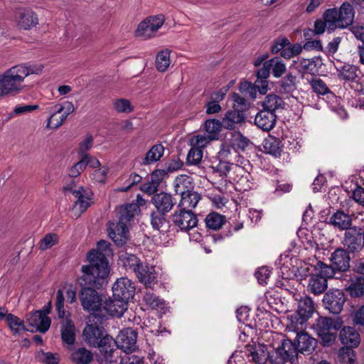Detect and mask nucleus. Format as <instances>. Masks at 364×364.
<instances>
[{
  "label": "nucleus",
  "instance_id": "nucleus-1",
  "mask_svg": "<svg viewBox=\"0 0 364 364\" xmlns=\"http://www.w3.org/2000/svg\"><path fill=\"white\" fill-rule=\"evenodd\" d=\"M93 255L95 254H87V259L90 264L82 266V274L78 282L82 287L100 289L109 274V267L107 266L103 257L97 256L94 259Z\"/></svg>",
  "mask_w": 364,
  "mask_h": 364
},
{
  "label": "nucleus",
  "instance_id": "nucleus-2",
  "mask_svg": "<svg viewBox=\"0 0 364 364\" xmlns=\"http://www.w3.org/2000/svg\"><path fill=\"white\" fill-rule=\"evenodd\" d=\"M140 206H118L117 213L119 221L108 228L109 237L117 245H122L126 242L128 237V225L136 215L140 213Z\"/></svg>",
  "mask_w": 364,
  "mask_h": 364
},
{
  "label": "nucleus",
  "instance_id": "nucleus-3",
  "mask_svg": "<svg viewBox=\"0 0 364 364\" xmlns=\"http://www.w3.org/2000/svg\"><path fill=\"white\" fill-rule=\"evenodd\" d=\"M21 67L13 66L0 75V97L14 96L23 88L26 73Z\"/></svg>",
  "mask_w": 364,
  "mask_h": 364
},
{
  "label": "nucleus",
  "instance_id": "nucleus-4",
  "mask_svg": "<svg viewBox=\"0 0 364 364\" xmlns=\"http://www.w3.org/2000/svg\"><path fill=\"white\" fill-rule=\"evenodd\" d=\"M342 326L343 321L340 318L320 316L316 319L314 329L321 339L323 346H329L336 341L337 331Z\"/></svg>",
  "mask_w": 364,
  "mask_h": 364
},
{
  "label": "nucleus",
  "instance_id": "nucleus-5",
  "mask_svg": "<svg viewBox=\"0 0 364 364\" xmlns=\"http://www.w3.org/2000/svg\"><path fill=\"white\" fill-rule=\"evenodd\" d=\"M64 301L63 291L58 289L56 292L55 309L59 318H65L61 323V338L64 343L71 346L75 341V327L73 321L67 318V314H69V312L66 311L64 308Z\"/></svg>",
  "mask_w": 364,
  "mask_h": 364
},
{
  "label": "nucleus",
  "instance_id": "nucleus-6",
  "mask_svg": "<svg viewBox=\"0 0 364 364\" xmlns=\"http://www.w3.org/2000/svg\"><path fill=\"white\" fill-rule=\"evenodd\" d=\"M327 11V16L336 30L347 28L354 21L355 10L348 1H344L338 8L328 9Z\"/></svg>",
  "mask_w": 364,
  "mask_h": 364
},
{
  "label": "nucleus",
  "instance_id": "nucleus-7",
  "mask_svg": "<svg viewBox=\"0 0 364 364\" xmlns=\"http://www.w3.org/2000/svg\"><path fill=\"white\" fill-rule=\"evenodd\" d=\"M298 349L296 345L288 338H283L279 346L271 353L272 364H284L298 362Z\"/></svg>",
  "mask_w": 364,
  "mask_h": 364
},
{
  "label": "nucleus",
  "instance_id": "nucleus-8",
  "mask_svg": "<svg viewBox=\"0 0 364 364\" xmlns=\"http://www.w3.org/2000/svg\"><path fill=\"white\" fill-rule=\"evenodd\" d=\"M79 299L84 310L95 313L101 311L102 306V299L100 295L94 288L82 287Z\"/></svg>",
  "mask_w": 364,
  "mask_h": 364
},
{
  "label": "nucleus",
  "instance_id": "nucleus-9",
  "mask_svg": "<svg viewBox=\"0 0 364 364\" xmlns=\"http://www.w3.org/2000/svg\"><path fill=\"white\" fill-rule=\"evenodd\" d=\"M98 348L105 360L109 364H118L121 357L122 350L117 347V343L111 336L105 334V336L100 341Z\"/></svg>",
  "mask_w": 364,
  "mask_h": 364
},
{
  "label": "nucleus",
  "instance_id": "nucleus-10",
  "mask_svg": "<svg viewBox=\"0 0 364 364\" xmlns=\"http://www.w3.org/2000/svg\"><path fill=\"white\" fill-rule=\"evenodd\" d=\"M50 304H49L47 310L32 311L26 316L27 322L31 326L29 331L44 333L49 329L51 320L47 314L50 311Z\"/></svg>",
  "mask_w": 364,
  "mask_h": 364
},
{
  "label": "nucleus",
  "instance_id": "nucleus-11",
  "mask_svg": "<svg viewBox=\"0 0 364 364\" xmlns=\"http://www.w3.org/2000/svg\"><path fill=\"white\" fill-rule=\"evenodd\" d=\"M345 301V295L339 289H333L327 291L323 298L325 308L333 314H338L341 312Z\"/></svg>",
  "mask_w": 364,
  "mask_h": 364
},
{
  "label": "nucleus",
  "instance_id": "nucleus-12",
  "mask_svg": "<svg viewBox=\"0 0 364 364\" xmlns=\"http://www.w3.org/2000/svg\"><path fill=\"white\" fill-rule=\"evenodd\" d=\"M343 244L348 253H355L362 250L364 241L361 229L354 228L346 230Z\"/></svg>",
  "mask_w": 364,
  "mask_h": 364
},
{
  "label": "nucleus",
  "instance_id": "nucleus-13",
  "mask_svg": "<svg viewBox=\"0 0 364 364\" xmlns=\"http://www.w3.org/2000/svg\"><path fill=\"white\" fill-rule=\"evenodd\" d=\"M135 289L134 284L132 280L127 277H122L113 284V297L129 302L134 297Z\"/></svg>",
  "mask_w": 364,
  "mask_h": 364
},
{
  "label": "nucleus",
  "instance_id": "nucleus-14",
  "mask_svg": "<svg viewBox=\"0 0 364 364\" xmlns=\"http://www.w3.org/2000/svg\"><path fill=\"white\" fill-rule=\"evenodd\" d=\"M173 223L181 231L187 232L197 226L198 218L196 215L191 210L181 209L173 215Z\"/></svg>",
  "mask_w": 364,
  "mask_h": 364
},
{
  "label": "nucleus",
  "instance_id": "nucleus-15",
  "mask_svg": "<svg viewBox=\"0 0 364 364\" xmlns=\"http://www.w3.org/2000/svg\"><path fill=\"white\" fill-rule=\"evenodd\" d=\"M173 206H156V209L151 214V223L154 229L159 230L163 234L169 232L171 227L168 220L165 215L168 213Z\"/></svg>",
  "mask_w": 364,
  "mask_h": 364
},
{
  "label": "nucleus",
  "instance_id": "nucleus-16",
  "mask_svg": "<svg viewBox=\"0 0 364 364\" xmlns=\"http://www.w3.org/2000/svg\"><path fill=\"white\" fill-rule=\"evenodd\" d=\"M14 19L20 29L29 30L38 23L37 15L31 9L21 8L16 11Z\"/></svg>",
  "mask_w": 364,
  "mask_h": 364
},
{
  "label": "nucleus",
  "instance_id": "nucleus-17",
  "mask_svg": "<svg viewBox=\"0 0 364 364\" xmlns=\"http://www.w3.org/2000/svg\"><path fill=\"white\" fill-rule=\"evenodd\" d=\"M137 333L130 328H124L117 337V347L124 353L132 352L136 348Z\"/></svg>",
  "mask_w": 364,
  "mask_h": 364
},
{
  "label": "nucleus",
  "instance_id": "nucleus-18",
  "mask_svg": "<svg viewBox=\"0 0 364 364\" xmlns=\"http://www.w3.org/2000/svg\"><path fill=\"white\" fill-rule=\"evenodd\" d=\"M134 274L139 282L144 284L146 287L151 288L158 282V274L154 266L144 264L141 262Z\"/></svg>",
  "mask_w": 364,
  "mask_h": 364
},
{
  "label": "nucleus",
  "instance_id": "nucleus-19",
  "mask_svg": "<svg viewBox=\"0 0 364 364\" xmlns=\"http://www.w3.org/2000/svg\"><path fill=\"white\" fill-rule=\"evenodd\" d=\"M297 65L296 68L301 74H310L316 75L323 65L321 56H315L310 59L301 58L294 61Z\"/></svg>",
  "mask_w": 364,
  "mask_h": 364
},
{
  "label": "nucleus",
  "instance_id": "nucleus-20",
  "mask_svg": "<svg viewBox=\"0 0 364 364\" xmlns=\"http://www.w3.org/2000/svg\"><path fill=\"white\" fill-rule=\"evenodd\" d=\"M105 336V329L96 323L87 324L82 333L84 341L92 347L99 346V343Z\"/></svg>",
  "mask_w": 364,
  "mask_h": 364
},
{
  "label": "nucleus",
  "instance_id": "nucleus-21",
  "mask_svg": "<svg viewBox=\"0 0 364 364\" xmlns=\"http://www.w3.org/2000/svg\"><path fill=\"white\" fill-rule=\"evenodd\" d=\"M276 121V114L267 110H260L255 117V124L266 132H269L274 127Z\"/></svg>",
  "mask_w": 364,
  "mask_h": 364
},
{
  "label": "nucleus",
  "instance_id": "nucleus-22",
  "mask_svg": "<svg viewBox=\"0 0 364 364\" xmlns=\"http://www.w3.org/2000/svg\"><path fill=\"white\" fill-rule=\"evenodd\" d=\"M331 260L336 270L346 272L350 267L349 253L343 248L336 249L331 254Z\"/></svg>",
  "mask_w": 364,
  "mask_h": 364
},
{
  "label": "nucleus",
  "instance_id": "nucleus-23",
  "mask_svg": "<svg viewBox=\"0 0 364 364\" xmlns=\"http://www.w3.org/2000/svg\"><path fill=\"white\" fill-rule=\"evenodd\" d=\"M297 76L291 73H287L277 82V90L282 95L292 94L297 90Z\"/></svg>",
  "mask_w": 364,
  "mask_h": 364
},
{
  "label": "nucleus",
  "instance_id": "nucleus-24",
  "mask_svg": "<svg viewBox=\"0 0 364 364\" xmlns=\"http://www.w3.org/2000/svg\"><path fill=\"white\" fill-rule=\"evenodd\" d=\"M128 302L119 298H114L106 301L103 309L112 316L120 318L127 309Z\"/></svg>",
  "mask_w": 364,
  "mask_h": 364
},
{
  "label": "nucleus",
  "instance_id": "nucleus-25",
  "mask_svg": "<svg viewBox=\"0 0 364 364\" xmlns=\"http://www.w3.org/2000/svg\"><path fill=\"white\" fill-rule=\"evenodd\" d=\"M211 168L213 173H218L223 178H228L229 181L231 180L237 181L235 178L230 175L231 171L234 173L242 171L241 166L225 161H220L216 166H211Z\"/></svg>",
  "mask_w": 364,
  "mask_h": 364
},
{
  "label": "nucleus",
  "instance_id": "nucleus-26",
  "mask_svg": "<svg viewBox=\"0 0 364 364\" xmlns=\"http://www.w3.org/2000/svg\"><path fill=\"white\" fill-rule=\"evenodd\" d=\"M339 339L344 346L356 348L360 343V337L358 332L353 327H344L339 333Z\"/></svg>",
  "mask_w": 364,
  "mask_h": 364
},
{
  "label": "nucleus",
  "instance_id": "nucleus-27",
  "mask_svg": "<svg viewBox=\"0 0 364 364\" xmlns=\"http://www.w3.org/2000/svg\"><path fill=\"white\" fill-rule=\"evenodd\" d=\"M296 341V347L298 349V353L300 352L303 354L311 353L317 344V341L305 332L297 333Z\"/></svg>",
  "mask_w": 364,
  "mask_h": 364
},
{
  "label": "nucleus",
  "instance_id": "nucleus-28",
  "mask_svg": "<svg viewBox=\"0 0 364 364\" xmlns=\"http://www.w3.org/2000/svg\"><path fill=\"white\" fill-rule=\"evenodd\" d=\"M339 79L347 82H354L358 77V68L350 63H340L335 65Z\"/></svg>",
  "mask_w": 364,
  "mask_h": 364
},
{
  "label": "nucleus",
  "instance_id": "nucleus-29",
  "mask_svg": "<svg viewBox=\"0 0 364 364\" xmlns=\"http://www.w3.org/2000/svg\"><path fill=\"white\" fill-rule=\"evenodd\" d=\"M247 356L250 360L258 364H264L267 360L271 363V353L268 352L265 345L258 344L251 346Z\"/></svg>",
  "mask_w": 364,
  "mask_h": 364
},
{
  "label": "nucleus",
  "instance_id": "nucleus-30",
  "mask_svg": "<svg viewBox=\"0 0 364 364\" xmlns=\"http://www.w3.org/2000/svg\"><path fill=\"white\" fill-rule=\"evenodd\" d=\"M264 151L274 157H279L283 151V144L282 141L272 135H269L264 139L262 143Z\"/></svg>",
  "mask_w": 364,
  "mask_h": 364
},
{
  "label": "nucleus",
  "instance_id": "nucleus-31",
  "mask_svg": "<svg viewBox=\"0 0 364 364\" xmlns=\"http://www.w3.org/2000/svg\"><path fill=\"white\" fill-rule=\"evenodd\" d=\"M315 311L314 304L309 296L301 297L298 302L297 314L301 318V322L311 318Z\"/></svg>",
  "mask_w": 364,
  "mask_h": 364
},
{
  "label": "nucleus",
  "instance_id": "nucleus-32",
  "mask_svg": "<svg viewBox=\"0 0 364 364\" xmlns=\"http://www.w3.org/2000/svg\"><path fill=\"white\" fill-rule=\"evenodd\" d=\"M252 143L251 141L240 132H235L232 133L231 138L230 139V146L237 153L243 152L249 146H251Z\"/></svg>",
  "mask_w": 364,
  "mask_h": 364
},
{
  "label": "nucleus",
  "instance_id": "nucleus-33",
  "mask_svg": "<svg viewBox=\"0 0 364 364\" xmlns=\"http://www.w3.org/2000/svg\"><path fill=\"white\" fill-rule=\"evenodd\" d=\"M245 121V115L242 110H230L226 112L223 119V126L228 129H233L236 124L242 123Z\"/></svg>",
  "mask_w": 364,
  "mask_h": 364
},
{
  "label": "nucleus",
  "instance_id": "nucleus-34",
  "mask_svg": "<svg viewBox=\"0 0 364 364\" xmlns=\"http://www.w3.org/2000/svg\"><path fill=\"white\" fill-rule=\"evenodd\" d=\"M141 260L135 255L124 252L119 255L118 264L123 267L127 271L135 272Z\"/></svg>",
  "mask_w": 364,
  "mask_h": 364
},
{
  "label": "nucleus",
  "instance_id": "nucleus-35",
  "mask_svg": "<svg viewBox=\"0 0 364 364\" xmlns=\"http://www.w3.org/2000/svg\"><path fill=\"white\" fill-rule=\"evenodd\" d=\"M328 287L327 280L322 277L313 274L308 284V291L314 295H318L326 291Z\"/></svg>",
  "mask_w": 364,
  "mask_h": 364
},
{
  "label": "nucleus",
  "instance_id": "nucleus-36",
  "mask_svg": "<svg viewBox=\"0 0 364 364\" xmlns=\"http://www.w3.org/2000/svg\"><path fill=\"white\" fill-rule=\"evenodd\" d=\"M328 14L327 9L323 12L322 15V19H316L314 23V29L315 35H321L326 30L328 33H331L336 31L333 25H331L329 16H326Z\"/></svg>",
  "mask_w": 364,
  "mask_h": 364
},
{
  "label": "nucleus",
  "instance_id": "nucleus-37",
  "mask_svg": "<svg viewBox=\"0 0 364 364\" xmlns=\"http://www.w3.org/2000/svg\"><path fill=\"white\" fill-rule=\"evenodd\" d=\"M164 152V147L161 144H157L151 146L148 151L146 156L143 159L141 164L149 165L155 163L161 159Z\"/></svg>",
  "mask_w": 364,
  "mask_h": 364
},
{
  "label": "nucleus",
  "instance_id": "nucleus-38",
  "mask_svg": "<svg viewBox=\"0 0 364 364\" xmlns=\"http://www.w3.org/2000/svg\"><path fill=\"white\" fill-rule=\"evenodd\" d=\"M284 102L281 97L275 94L267 95L262 102L263 110L275 113L279 108H283Z\"/></svg>",
  "mask_w": 364,
  "mask_h": 364
},
{
  "label": "nucleus",
  "instance_id": "nucleus-39",
  "mask_svg": "<svg viewBox=\"0 0 364 364\" xmlns=\"http://www.w3.org/2000/svg\"><path fill=\"white\" fill-rule=\"evenodd\" d=\"M70 358L75 364H88L92 360L93 355L90 350L82 347L75 350Z\"/></svg>",
  "mask_w": 364,
  "mask_h": 364
},
{
  "label": "nucleus",
  "instance_id": "nucleus-40",
  "mask_svg": "<svg viewBox=\"0 0 364 364\" xmlns=\"http://www.w3.org/2000/svg\"><path fill=\"white\" fill-rule=\"evenodd\" d=\"M223 126V121L210 119L205 122L204 128L210 140L218 139Z\"/></svg>",
  "mask_w": 364,
  "mask_h": 364
},
{
  "label": "nucleus",
  "instance_id": "nucleus-41",
  "mask_svg": "<svg viewBox=\"0 0 364 364\" xmlns=\"http://www.w3.org/2000/svg\"><path fill=\"white\" fill-rule=\"evenodd\" d=\"M73 196L77 198L75 204L80 203V205H91L93 202L92 196L93 193L91 189L80 186L77 190H72Z\"/></svg>",
  "mask_w": 364,
  "mask_h": 364
},
{
  "label": "nucleus",
  "instance_id": "nucleus-42",
  "mask_svg": "<svg viewBox=\"0 0 364 364\" xmlns=\"http://www.w3.org/2000/svg\"><path fill=\"white\" fill-rule=\"evenodd\" d=\"M348 194L343 192V191L338 188H331L326 196V203L328 205H343L344 202L348 200Z\"/></svg>",
  "mask_w": 364,
  "mask_h": 364
},
{
  "label": "nucleus",
  "instance_id": "nucleus-43",
  "mask_svg": "<svg viewBox=\"0 0 364 364\" xmlns=\"http://www.w3.org/2000/svg\"><path fill=\"white\" fill-rule=\"evenodd\" d=\"M95 253V255H93L94 257H97L99 256V257H103L104 262L107 264V266H109V262L107 260V257L112 255V250L110 248V243L105 241V240H100L97 242V250H90L87 254H92ZM96 259V258H94Z\"/></svg>",
  "mask_w": 364,
  "mask_h": 364
},
{
  "label": "nucleus",
  "instance_id": "nucleus-44",
  "mask_svg": "<svg viewBox=\"0 0 364 364\" xmlns=\"http://www.w3.org/2000/svg\"><path fill=\"white\" fill-rule=\"evenodd\" d=\"M6 321L9 328L14 334H20L23 331H29V328H26L23 321L14 314H9L6 315Z\"/></svg>",
  "mask_w": 364,
  "mask_h": 364
},
{
  "label": "nucleus",
  "instance_id": "nucleus-45",
  "mask_svg": "<svg viewBox=\"0 0 364 364\" xmlns=\"http://www.w3.org/2000/svg\"><path fill=\"white\" fill-rule=\"evenodd\" d=\"M206 226L212 230H219L223 224L226 222V218L224 215L215 212L209 213L205 218Z\"/></svg>",
  "mask_w": 364,
  "mask_h": 364
},
{
  "label": "nucleus",
  "instance_id": "nucleus-46",
  "mask_svg": "<svg viewBox=\"0 0 364 364\" xmlns=\"http://www.w3.org/2000/svg\"><path fill=\"white\" fill-rule=\"evenodd\" d=\"M331 222L335 226L343 230L350 229L351 221L349 215L342 211H337L331 217Z\"/></svg>",
  "mask_w": 364,
  "mask_h": 364
},
{
  "label": "nucleus",
  "instance_id": "nucleus-47",
  "mask_svg": "<svg viewBox=\"0 0 364 364\" xmlns=\"http://www.w3.org/2000/svg\"><path fill=\"white\" fill-rule=\"evenodd\" d=\"M171 50L165 49L159 51L156 56V66L159 72H165L170 65Z\"/></svg>",
  "mask_w": 364,
  "mask_h": 364
},
{
  "label": "nucleus",
  "instance_id": "nucleus-48",
  "mask_svg": "<svg viewBox=\"0 0 364 364\" xmlns=\"http://www.w3.org/2000/svg\"><path fill=\"white\" fill-rule=\"evenodd\" d=\"M146 305L152 309H162L164 306V301L151 291H146L143 296Z\"/></svg>",
  "mask_w": 364,
  "mask_h": 364
},
{
  "label": "nucleus",
  "instance_id": "nucleus-49",
  "mask_svg": "<svg viewBox=\"0 0 364 364\" xmlns=\"http://www.w3.org/2000/svg\"><path fill=\"white\" fill-rule=\"evenodd\" d=\"M315 270L316 272V275L322 277L327 280L328 278L334 277L336 269L333 265L329 266L321 261H318L315 265Z\"/></svg>",
  "mask_w": 364,
  "mask_h": 364
},
{
  "label": "nucleus",
  "instance_id": "nucleus-50",
  "mask_svg": "<svg viewBox=\"0 0 364 364\" xmlns=\"http://www.w3.org/2000/svg\"><path fill=\"white\" fill-rule=\"evenodd\" d=\"M181 200L178 205L188 203L189 205H197L200 200V195L196 191L187 190L181 191Z\"/></svg>",
  "mask_w": 364,
  "mask_h": 364
},
{
  "label": "nucleus",
  "instance_id": "nucleus-51",
  "mask_svg": "<svg viewBox=\"0 0 364 364\" xmlns=\"http://www.w3.org/2000/svg\"><path fill=\"white\" fill-rule=\"evenodd\" d=\"M154 33L155 31L151 28V24L149 23L146 18L139 24L135 31V35L137 37H141L146 39L151 38Z\"/></svg>",
  "mask_w": 364,
  "mask_h": 364
},
{
  "label": "nucleus",
  "instance_id": "nucleus-52",
  "mask_svg": "<svg viewBox=\"0 0 364 364\" xmlns=\"http://www.w3.org/2000/svg\"><path fill=\"white\" fill-rule=\"evenodd\" d=\"M269 60H272L270 64H272L271 70L273 76L277 78L282 77L287 71V67L283 60L278 57L272 58Z\"/></svg>",
  "mask_w": 364,
  "mask_h": 364
},
{
  "label": "nucleus",
  "instance_id": "nucleus-53",
  "mask_svg": "<svg viewBox=\"0 0 364 364\" xmlns=\"http://www.w3.org/2000/svg\"><path fill=\"white\" fill-rule=\"evenodd\" d=\"M353 348L349 346L341 348L338 353V360L344 364H353L355 360Z\"/></svg>",
  "mask_w": 364,
  "mask_h": 364
},
{
  "label": "nucleus",
  "instance_id": "nucleus-54",
  "mask_svg": "<svg viewBox=\"0 0 364 364\" xmlns=\"http://www.w3.org/2000/svg\"><path fill=\"white\" fill-rule=\"evenodd\" d=\"M59 242V237L55 233L46 234L39 242L38 248L41 250H46L57 245Z\"/></svg>",
  "mask_w": 364,
  "mask_h": 364
},
{
  "label": "nucleus",
  "instance_id": "nucleus-55",
  "mask_svg": "<svg viewBox=\"0 0 364 364\" xmlns=\"http://www.w3.org/2000/svg\"><path fill=\"white\" fill-rule=\"evenodd\" d=\"M55 107V110L48 119L47 127H50V124L52 121L54 120V117L58 113H61L64 110V113L69 115L75 110L73 104L69 101H66L62 105H58Z\"/></svg>",
  "mask_w": 364,
  "mask_h": 364
},
{
  "label": "nucleus",
  "instance_id": "nucleus-56",
  "mask_svg": "<svg viewBox=\"0 0 364 364\" xmlns=\"http://www.w3.org/2000/svg\"><path fill=\"white\" fill-rule=\"evenodd\" d=\"M151 201L154 205H176L172 196L164 191L154 194Z\"/></svg>",
  "mask_w": 364,
  "mask_h": 364
},
{
  "label": "nucleus",
  "instance_id": "nucleus-57",
  "mask_svg": "<svg viewBox=\"0 0 364 364\" xmlns=\"http://www.w3.org/2000/svg\"><path fill=\"white\" fill-rule=\"evenodd\" d=\"M202 157V149L197 146H193L187 154L186 164L188 165H197L200 162Z\"/></svg>",
  "mask_w": 364,
  "mask_h": 364
},
{
  "label": "nucleus",
  "instance_id": "nucleus-58",
  "mask_svg": "<svg viewBox=\"0 0 364 364\" xmlns=\"http://www.w3.org/2000/svg\"><path fill=\"white\" fill-rule=\"evenodd\" d=\"M309 82L313 91L318 95H324L331 92V90L326 84L320 78H313Z\"/></svg>",
  "mask_w": 364,
  "mask_h": 364
},
{
  "label": "nucleus",
  "instance_id": "nucleus-59",
  "mask_svg": "<svg viewBox=\"0 0 364 364\" xmlns=\"http://www.w3.org/2000/svg\"><path fill=\"white\" fill-rule=\"evenodd\" d=\"M302 51V46L299 43L289 44L284 47L280 55L285 59H290L299 54Z\"/></svg>",
  "mask_w": 364,
  "mask_h": 364
},
{
  "label": "nucleus",
  "instance_id": "nucleus-60",
  "mask_svg": "<svg viewBox=\"0 0 364 364\" xmlns=\"http://www.w3.org/2000/svg\"><path fill=\"white\" fill-rule=\"evenodd\" d=\"M233 100V108L238 110H242L243 112L248 109L250 103L245 97L241 96L240 94L234 92L232 95Z\"/></svg>",
  "mask_w": 364,
  "mask_h": 364
},
{
  "label": "nucleus",
  "instance_id": "nucleus-61",
  "mask_svg": "<svg viewBox=\"0 0 364 364\" xmlns=\"http://www.w3.org/2000/svg\"><path fill=\"white\" fill-rule=\"evenodd\" d=\"M347 291L351 296L359 297L364 294V287L360 281L357 280L355 282H351L346 289Z\"/></svg>",
  "mask_w": 364,
  "mask_h": 364
},
{
  "label": "nucleus",
  "instance_id": "nucleus-62",
  "mask_svg": "<svg viewBox=\"0 0 364 364\" xmlns=\"http://www.w3.org/2000/svg\"><path fill=\"white\" fill-rule=\"evenodd\" d=\"M114 107L118 112H132L134 109L130 101L126 99H118L114 102Z\"/></svg>",
  "mask_w": 364,
  "mask_h": 364
},
{
  "label": "nucleus",
  "instance_id": "nucleus-63",
  "mask_svg": "<svg viewBox=\"0 0 364 364\" xmlns=\"http://www.w3.org/2000/svg\"><path fill=\"white\" fill-rule=\"evenodd\" d=\"M169 173L167 172L166 168H156L151 173V180L154 181L156 186H159L163 180L168 178Z\"/></svg>",
  "mask_w": 364,
  "mask_h": 364
},
{
  "label": "nucleus",
  "instance_id": "nucleus-64",
  "mask_svg": "<svg viewBox=\"0 0 364 364\" xmlns=\"http://www.w3.org/2000/svg\"><path fill=\"white\" fill-rule=\"evenodd\" d=\"M119 360L118 364H144L142 358L130 353H124V355L121 354Z\"/></svg>",
  "mask_w": 364,
  "mask_h": 364
}]
</instances>
